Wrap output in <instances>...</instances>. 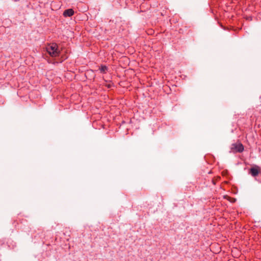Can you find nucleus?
<instances>
[{"mask_svg":"<svg viewBox=\"0 0 261 261\" xmlns=\"http://www.w3.org/2000/svg\"><path fill=\"white\" fill-rule=\"evenodd\" d=\"M99 70L101 72L105 73L108 70V67L106 66H101L99 68Z\"/></svg>","mask_w":261,"mask_h":261,"instance_id":"obj_5","label":"nucleus"},{"mask_svg":"<svg viewBox=\"0 0 261 261\" xmlns=\"http://www.w3.org/2000/svg\"><path fill=\"white\" fill-rule=\"evenodd\" d=\"M258 167L251 168L250 169L249 173L253 177L257 176L258 174Z\"/></svg>","mask_w":261,"mask_h":261,"instance_id":"obj_2","label":"nucleus"},{"mask_svg":"<svg viewBox=\"0 0 261 261\" xmlns=\"http://www.w3.org/2000/svg\"><path fill=\"white\" fill-rule=\"evenodd\" d=\"M74 11L72 9H68L66 10L63 13V15L65 17H70L73 15Z\"/></svg>","mask_w":261,"mask_h":261,"instance_id":"obj_3","label":"nucleus"},{"mask_svg":"<svg viewBox=\"0 0 261 261\" xmlns=\"http://www.w3.org/2000/svg\"><path fill=\"white\" fill-rule=\"evenodd\" d=\"M46 50L51 57H57L59 55V50L56 44L53 43L46 47Z\"/></svg>","mask_w":261,"mask_h":261,"instance_id":"obj_1","label":"nucleus"},{"mask_svg":"<svg viewBox=\"0 0 261 261\" xmlns=\"http://www.w3.org/2000/svg\"><path fill=\"white\" fill-rule=\"evenodd\" d=\"M235 149L238 152H241L244 150V146L242 144L236 145Z\"/></svg>","mask_w":261,"mask_h":261,"instance_id":"obj_4","label":"nucleus"}]
</instances>
